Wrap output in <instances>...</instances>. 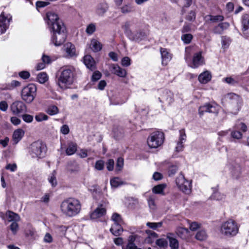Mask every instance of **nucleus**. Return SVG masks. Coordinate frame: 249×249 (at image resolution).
Wrapping results in <instances>:
<instances>
[{"instance_id": "6e6552de", "label": "nucleus", "mask_w": 249, "mask_h": 249, "mask_svg": "<svg viewBox=\"0 0 249 249\" xmlns=\"http://www.w3.org/2000/svg\"><path fill=\"white\" fill-rule=\"evenodd\" d=\"M36 88L33 84L25 87L21 91L22 99L27 103H31L36 95Z\"/></svg>"}, {"instance_id": "bb28decb", "label": "nucleus", "mask_w": 249, "mask_h": 249, "mask_svg": "<svg viewBox=\"0 0 249 249\" xmlns=\"http://www.w3.org/2000/svg\"><path fill=\"white\" fill-rule=\"evenodd\" d=\"M121 223H114L110 229V232L115 236H119L123 231Z\"/></svg>"}, {"instance_id": "3c124183", "label": "nucleus", "mask_w": 249, "mask_h": 249, "mask_svg": "<svg viewBox=\"0 0 249 249\" xmlns=\"http://www.w3.org/2000/svg\"><path fill=\"white\" fill-rule=\"evenodd\" d=\"M193 36L191 34H187L181 36V39L186 44H189L192 40Z\"/></svg>"}, {"instance_id": "f704fd0d", "label": "nucleus", "mask_w": 249, "mask_h": 249, "mask_svg": "<svg viewBox=\"0 0 249 249\" xmlns=\"http://www.w3.org/2000/svg\"><path fill=\"white\" fill-rule=\"evenodd\" d=\"M196 238L199 241H204L208 237V235L206 231L204 230H201L197 232Z\"/></svg>"}, {"instance_id": "72a5a7b5", "label": "nucleus", "mask_w": 249, "mask_h": 249, "mask_svg": "<svg viewBox=\"0 0 249 249\" xmlns=\"http://www.w3.org/2000/svg\"><path fill=\"white\" fill-rule=\"evenodd\" d=\"M166 186L165 184H159L153 188L152 192L155 194L164 195L163 190Z\"/></svg>"}, {"instance_id": "9b49d317", "label": "nucleus", "mask_w": 249, "mask_h": 249, "mask_svg": "<svg viewBox=\"0 0 249 249\" xmlns=\"http://www.w3.org/2000/svg\"><path fill=\"white\" fill-rule=\"evenodd\" d=\"M12 17L2 12L0 15V35L4 33L8 29Z\"/></svg>"}, {"instance_id": "680f3d73", "label": "nucleus", "mask_w": 249, "mask_h": 249, "mask_svg": "<svg viewBox=\"0 0 249 249\" xmlns=\"http://www.w3.org/2000/svg\"><path fill=\"white\" fill-rule=\"evenodd\" d=\"M104 167V162L102 160H97L95 165V168L98 170H102Z\"/></svg>"}, {"instance_id": "0eeeda50", "label": "nucleus", "mask_w": 249, "mask_h": 249, "mask_svg": "<svg viewBox=\"0 0 249 249\" xmlns=\"http://www.w3.org/2000/svg\"><path fill=\"white\" fill-rule=\"evenodd\" d=\"M164 134L160 131L151 133L147 138L148 145L151 148H156L160 146L164 141Z\"/></svg>"}, {"instance_id": "a211bd4d", "label": "nucleus", "mask_w": 249, "mask_h": 249, "mask_svg": "<svg viewBox=\"0 0 249 249\" xmlns=\"http://www.w3.org/2000/svg\"><path fill=\"white\" fill-rule=\"evenodd\" d=\"M166 237L169 242V246L171 249H178L179 243L178 240L175 237L173 233L169 232L166 234Z\"/></svg>"}, {"instance_id": "13d9d810", "label": "nucleus", "mask_w": 249, "mask_h": 249, "mask_svg": "<svg viewBox=\"0 0 249 249\" xmlns=\"http://www.w3.org/2000/svg\"><path fill=\"white\" fill-rule=\"evenodd\" d=\"M224 81L228 84H230L231 85H234L238 83L237 80H235V79L231 77H226L224 79Z\"/></svg>"}, {"instance_id": "338daca9", "label": "nucleus", "mask_w": 249, "mask_h": 249, "mask_svg": "<svg viewBox=\"0 0 249 249\" xmlns=\"http://www.w3.org/2000/svg\"><path fill=\"white\" fill-rule=\"evenodd\" d=\"M114 161L112 159H109L108 160L107 163V168L109 171H112L114 169Z\"/></svg>"}, {"instance_id": "37998d69", "label": "nucleus", "mask_w": 249, "mask_h": 249, "mask_svg": "<svg viewBox=\"0 0 249 249\" xmlns=\"http://www.w3.org/2000/svg\"><path fill=\"white\" fill-rule=\"evenodd\" d=\"M156 245L160 248H166L168 246V242L166 239L160 238L156 240Z\"/></svg>"}, {"instance_id": "e2e57ef3", "label": "nucleus", "mask_w": 249, "mask_h": 249, "mask_svg": "<svg viewBox=\"0 0 249 249\" xmlns=\"http://www.w3.org/2000/svg\"><path fill=\"white\" fill-rule=\"evenodd\" d=\"M10 228L12 232L16 234L18 229V225L16 222L14 221L11 223Z\"/></svg>"}, {"instance_id": "69168bd1", "label": "nucleus", "mask_w": 249, "mask_h": 249, "mask_svg": "<svg viewBox=\"0 0 249 249\" xmlns=\"http://www.w3.org/2000/svg\"><path fill=\"white\" fill-rule=\"evenodd\" d=\"M111 219L114 221V223H121L122 222L121 216L118 213H115L113 214Z\"/></svg>"}, {"instance_id": "774afa93", "label": "nucleus", "mask_w": 249, "mask_h": 249, "mask_svg": "<svg viewBox=\"0 0 249 249\" xmlns=\"http://www.w3.org/2000/svg\"><path fill=\"white\" fill-rule=\"evenodd\" d=\"M122 249H141L138 248L134 243H128L126 246H123Z\"/></svg>"}, {"instance_id": "5fc2aeb1", "label": "nucleus", "mask_w": 249, "mask_h": 249, "mask_svg": "<svg viewBox=\"0 0 249 249\" xmlns=\"http://www.w3.org/2000/svg\"><path fill=\"white\" fill-rule=\"evenodd\" d=\"M124 166V159L122 158H119L116 163V170L120 171L122 170Z\"/></svg>"}, {"instance_id": "393cba45", "label": "nucleus", "mask_w": 249, "mask_h": 249, "mask_svg": "<svg viewBox=\"0 0 249 249\" xmlns=\"http://www.w3.org/2000/svg\"><path fill=\"white\" fill-rule=\"evenodd\" d=\"M121 12L123 14H127L134 12L135 7L131 3H127L124 4L122 6L120 7Z\"/></svg>"}, {"instance_id": "8fccbe9b", "label": "nucleus", "mask_w": 249, "mask_h": 249, "mask_svg": "<svg viewBox=\"0 0 249 249\" xmlns=\"http://www.w3.org/2000/svg\"><path fill=\"white\" fill-rule=\"evenodd\" d=\"M20 83L18 81L13 80L9 84L7 85L5 88L6 89L12 90L16 87L19 86Z\"/></svg>"}, {"instance_id": "e433bc0d", "label": "nucleus", "mask_w": 249, "mask_h": 249, "mask_svg": "<svg viewBox=\"0 0 249 249\" xmlns=\"http://www.w3.org/2000/svg\"><path fill=\"white\" fill-rule=\"evenodd\" d=\"M145 36V34L143 32H140L138 33H137L135 35L132 36V35L131 34V36H130L129 37V38L135 41H141L143 37H144Z\"/></svg>"}, {"instance_id": "864d4df0", "label": "nucleus", "mask_w": 249, "mask_h": 249, "mask_svg": "<svg viewBox=\"0 0 249 249\" xmlns=\"http://www.w3.org/2000/svg\"><path fill=\"white\" fill-rule=\"evenodd\" d=\"M196 13L194 11H190L186 16V19L189 21H194L196 19Z\"/></svg>"}, {"instance_id": "a878e982", "label": "nucleus", "mask_w": 249, "mask_h": 249, "mask_svg": "<svg viewBox=\"0 0 249 249\" xmlns=\"http://www.w3.org/2000/svg\"><path fill=\"white\" fill-rule=\"evenodd\" d=\"M113 72L121 77H124L127 74L125 69H124L117 65H113L112 66Z\"/></svg>"}, {"instance_id": "f8f14e48", "label": "nucleus", "mask_w": 249, "mask_h": 249, "mask_svg": "<svg viewBox=\"0 0 249 249\" xmlns=\"http://www.w3.org/2000/svg\"><path fill=\"white\" fill-rule=\"evenodd\" d=\"M173 96V93L171 91L165 89L162 91L160 96L159 97V100L162 104L170 105L174 102Z\"/></svg>"}, {"instance_id": "c756f323", "label": "nucleus", "mask_w": 249, "mask_h": 249, "mask_svg": "<svg viewBox=\"0 0 249 249\" xmlns=\"http://www.w3.org/2000/svg\"><path fill=\"white\" fill-rule=\"evenodd\" d=\"M224 19V18L222 16H213L210 15H206L204 17V20L205 22H217V21H222Z\"/></svg>"}, {"instance_id": "2eb2a0df", "label": "nucleus", "mask_w": 249, "mask_h": 249, "mask_svg": "<svg viewBox=\"0 0 249 249\" xmlns=\"http://www.w3.org/2000/svg\"><path fill=\"white\" fill-rule=\"evenodd\" d=\"M242 32L246 37H249V15L244 14L242 18Z\"/></svg>"}, {"instance_id": "aec40b11", "label": "nucleus", "mask_w": 249, "mask_h": 249, "mask_svg": "<svg viewBox=\"0 0 249 249\" xmlns=\"http://www.w3.org/2000/svg\"><path fill=\"white\" fill-rule=\"evenodd\" d=\"M106 213V210L101 205L97 207L90 214L92 219H95L104 215Z\"/></svg>"}, {"instance_id": "6e6d98bb", "label": "nucleus", "mask_w": 249, "mask_h": 249, "mask_svg": "<svg viewBox=\"0 0 249 249\" xmlns=\"http://www.w3.org/2000/svg\"><path fill=\"white\" fill-rule=\"evenodd\" d=\"M23 120L27 123H30L33 121V116L31 115L25 114L22 115Z\"/></svg>"}, {"instance_id": "ddd939ff", "label": "nucleus", "mask_w": 249, "mask_h": 249, "mask_svg": "<svg viewBox=\"0 0 249 249\" xmlns=\"http://www.w3.org/2000/svg\"><path fill=\"white\" fill-rule=\"evenodd\" d=\"M205 64L204 58L202 56V52L195 53L193 57L192 65V68H197Z\"/></svg>"}, {"instance_id": "7c9ffc66", "label": "nucleus", "mask_w": 249, "mask_h": 249, "mask_svg": "<svg viewBox=\"0 0 249 249\" xmlns=\"http://www.w3.org/2000/svg\"><path fill=\"white\" fill-rule=\"evenodd\" d=\"M77 145L76 143L73 142L69 143L66 150L67 155L70 156L74 154L77 150Z\"/></svg>"}, {"instance_id": "c85d7f7f", "label": "nucleus", "mask_w": 249, "mask_h": 249, "mask_svg": "<svg viewBox=\"0 0 249 249\" xmlns=\"http://www.w3.org/2000/svg\"><path fill=\"white\" fill-rule=\"evenodd\" d=\"M176 233L178 237L183 239H186L189 235V231L187 229L178 227L177 228Z\"/></svg>"}, {"instance_id": "49530a36", "label": "nucleus", "mask_w": 249, "mask_h": 249, "mask_svg": "<svg viewBox=\"0 0 249 249\" xmlns=\"http://www.w3.org/2000/svg\"><path fill=\"white\" fill-rule=\"evenodd\" d=\"M231 174L232 176L234 178L236 179H238L240 177L241 175L240 168L239 166L234 168V169L232 171Z\"/></svg>"}, {"instance_id": "1a4fd4ad", "label": "nucleus", "mask_w": 249, "mask_h": 249, "mask_svg": "<svg viewBox=\"0 0 249 249\" xmlns=\"http://www.w3.org/2000/svg\"><path fill=\"white\" fill-rule=\"evenodd\" d=\"M47 23L50 29H53L62 26L64 24L58 16L54 12H48L46 14Z\"/></svg>"}, {"instance_id": "2f4dec72", "label": "nucleus", "mask_w": 249, "mask_h": 249, "mask_svg": "<svg viewBox=\"0 0 249 249\" xmlns=\"http://www.w3.org/2000/svg\"><path fill=\"white\" fill-rule=\"evenodd\" d=\"M90 48L94 52L100 51L102 48L101 43L95 39H92L91 41Z\"/></svg>"}, {"instance_id": "412c9836", "label": "nucleus", "mask_w": 249, "mask_h": 249, "mask_svg": "<svg viewBox=\"0 0 249 249\" xmlns=\"http://www.w3.org/2000/svg\"><path fill=\"white\" fill-rule=\"evenodd\" d=\"M83 62L88 69L93 70L96 68L95 62L90 55H86L83 58Z\"/></svg>"}, {"instance_id": "6ab92c4d", "label": "nucleus", "mask_w": 249, "mask_h": 249, "mask_svg": "<svg viewBox=\"0 0 249 249\" xmlns=\"http://www.w3.org/2000/svg\"><path fill=\"white\" fill-rule=\"evenodd\" d=\"M160 54L162 58V64L166 65L172 59V54L165 48H160Z\"/></svg>"}, {"instance_id": "58836bf2", "label": "nucleus", "mask_w": 249, "mask_h": 249, "mask_svg": "<svg viewBox=\"0 0 249 249\" xmlns=\"http://www.w3.org/2000/svg\"><path fill=\"white\" fill-rule=\"evenodd\" d=\"M37 80L39 83L43 84L48 79L47 74L45 72H40L37 76Z\"/></svg>"}, {"instance_id": "79ce46f5", "label": "nucleus", "mask_w": 249, "mask_h": 249, "mask_svg": "<svg viewBox=\"0 0 249 249\" xmlns=\"http://www.w3.org/2000/svg\"><path fill=\"white\" fill-rule=\"evenodd\" d=\"M130 26L131 24L129 21L125 22L122 26V29L124 30L125 34L128 36H131L132 34V32L130 30Z\"/></svg>"}, {"instance_id": "de8ad7c7", "label": "nucleus", "mask_w": 249, "mask_h": 249, "mask_svg": "<svg viewBox=\"0 0 249 249\" xmlns=\"http://www.w3.org/2000/svg\"><path fill=\"white\" fill-rule=\"evenodd\" d=\"M145 232L148 234V237L146 238V241L148 243H151L152 241L151 240V237L157 238L158 237V234L155 232L150 230H146Z\"/></svg>"}, {"instance_id": "603ef678", "label": "nucleus", "mask_w": 249, "mask_h": 249, "mask_svg": "<svg viewBox=\"0 0 249 249\" xmlns=\"http://www.w3.org/2000/svg\"><path fill=\"white\" fill-rule=\"evenodd\" d=\"M35 119L37 122H40L48 119V116L44 113H39L35 116Z\"/></svg>"}, {"instance_id": "dca6fc26", "label": "nucleus", "mask_w": 249, "mask_h": 249, "mask_svg": "<svg viewBox=\"0 0 249 249\" xmlns=\"http://www.w3.org/2000/svg\"><path fill=\"white\" fill-rule=\"evenodd\" d=\"M64 50L66 53V56L71 57L76 55L75 48L73 44L70 42L67 43L63 47Z\"/></svg>"}, {"instance_id": "20e7f679", "label": "nucleus", "mask_w": 249, "mask_h": 249, "mask_svg": "<svg viewBox=\"0 0 249 249\" xmlns=\"http://www.w3.org/2000/svg\"><path fill=\"white\" fill-rule=\"evenodd\" d=\"M225 98L230 104L231 113L237 114L241 109L243 101L241 98L234 93H229L225 95Z\"/></svg>"}, {"instance_id": "f3484780", "label": "nucleus", "mask_w": 249, "mask_h": 249, "mask_svg": "<svg viewBox=\"0 0 249 249\" xmlns=\"http://www.w3.org/2000/svg\"><path fill=\"white\" fill-rule=\"evenodd\" d=\"M179 132L180 137L179 141L178 142L177 145L176 147V151L177 152H180L183 150L184 147L183 143L186 141V138L184 130H181Z\"/></svg>"}, {"instance_id": "f03ea898", "label": "nucleus", "mask_w": 249, "mask_h": 249, "mask_svg": "<svg viewBox=\"0 0 249 249\" xmlns=\"http://www.w3.org/2000/svg\"><path fill=\"white\" fill-rule=\"evenodd\" d=\"M74 78V68L69 67L62 68L58 79V85L61 89H68L73 84Z\"/></svg>"}, {"instance_id": "bf43d9fd", "label": "nucleus", "mask_w": 249, "mask_h": 249, "mask_svg": "<svg viewBox=\"0 0 249 249\" xmlns=\"http://www.w3.org/2000/svg\"><path fill=\"white\" fill-rule=\"evenodd\" d=\"M121 64L124 67H128L131 64V59L127 56L124 57L122 59Z\"/></svg>"}, {"instance_id": "4d7b16f0", "label": "nucleus", "mask_w": 249, "mask_h": 249, "mask_svg": "<svg viewBox=\"0 0 249 249\" xmlns=\"http://www.w3.org/2000/svg\"><path fill=\"white\" fill-rule=\"evenodd\" d=\"M235 129H240L242 130L243 132H246L247 130V125L243 123L240 122L238 124H236L235 125Z\"/></svg>"}, {"instance_id": "5701e85b", "label": "nucleus", "mask_w": 249, "mask_h": 249, "mask_svg": "<svg viewBox=\"0 0 249 249\" xmlns=\"http://www.w3.org/2000/svg\"><path fill=\"white\" fill-rule=\"evenodd\" d=\"M215 112H216L215 107L210 104L200 107L198 109L200 116L203 115L204 112L214 113Z\"/></svg>"}, {"instance_id": "423d86ee", "label": "nucleus", "mask_w": 249, "mask_h": 249, "mask_svg": "<svg viewBox=\"0 0 249 249\" xmlns=\"http://www.w3.org/2000/svg\"><path fill=\"white\" fill-rule=\"evenodd\" d=\"M53 33L51 38V42L55 46L61 45L66 40L67 34L66 29L64 25L58 27V29H52Z\"/></svg>"}, {"instance_id": "09e8293b", "label": "nucleus", "mask_w": 249, "mask_h": 249, "mask_svg": "<svg viewBox=\"0 0 249 249\" xmlns=\"http://www.w3.org/2000/svg\"><path fill=\"white\" fill-rule=\"evenodd\" d=\"M96 30V26L94 23H90L88 25L86 32L88 35H92Z\"/></svg>"}, {"instance_id": "0e129e2a", "label": "nucleus", "mask_w": 249, "mask_h": 249, "mask_svg": "<svg viewBox=\"0 0 249 249\" xmlns=\"http://www.w3.org/2000/svg\"><path fill=\"white\" fill-rule=\"evenodd\" d=\"M101 73L99 71H95L92 74L91 80L92 81H97L101 77Z\"/></svg>"}, {"instance_id": "4c0bfd02", "label": "nucleus", "mask_w": 249, "mask_h": 249, "mask_svg": "<svg viewBox=\"0 0 249 249\" xmlns=\"http://www.w3.org/2000/svg\"><path fill=\"white\" fill-rule=\"evenodd\" d=\"M231 40L229 37L222 36L221 37L222 48L224 49L229 47Z\"/></svg>"}, {"instance_id": "c03bdc74", "label": "nucleus", "mask_w": 249, "mask_h": 249, "mask_svg": "<svg viewBox=\"0 0 249 249\" xmlns=\"http://www.w3.org/2000/svg\"><path fill=\"white\" fill-rule=\"evenodd\" d=\"M146 226L149 228L156 230L158 228H160L162 225V222H160L158 223L156 222H148L146 224Z\"/></svg>"}, {"instance_id": "ea45409f", "label": "nucleus", "mask_w": 249, "mask_h": 249, "mask_svg": "<svg viewBox=\"0 0 249 249\" xmlns=\"http://www.w3.org/2000/svg\"><path fill=\"white\" fill-rule=\"evenodd\" d=\"M48 181L53 187H55L57 184L56 178V172L53 171L51 176L48 178Z\"/></svg>"}, {"instance_id": "4468645a", "label": "nucleus", "mask_w": 249, "mask_h": 249, "mask_svg": "<svg viewBox=\"0 0 249 249\" xmlns=\"http://www.w3.org/2000/svg\"><path fill=\"white\" fill-rule=\"evenodd\" d=\"M26 109L25 105L21 101H16L11 106V111L16 115L25 111Z\"/></svg>"}, {"instance_id": "a19ab883", "label": "nucleus", "mask_w": 249, "mask_h": 249, "mask_svg": "<svg viewBox=\"0 0 249 249\" xmlns=\"http://www.w3.org/2000/svg\"><path fill=\"white\" fill-rule=\"evenodd\" d=\"M6 215L11 221H17L20 219V217L18 214L11 211H8Z\"/></svg>"}, {"instance_id": "4be33fe9", "label": "nucleus", "mask_w": 249, "mask_h": 249, "mask_svg": "<svg viewBox=\"0 0 249 249\" xmlns=\"http://www.w3.org/2000/svg\"><path fill=\"white\" fill-rule=\"evenodd\" d=\"M25 134L24 131L21 128L15 130L13 134L12 140L15 144L18 143L23 137Z\"/></svg>"}, {"instance_id": "473e14b6", "label": "nucleus", "mask_w": 249, "mask_h": 249, "mask_svg": "<svg viewBox=\"0 0 249 249\" xmlns=\"http://www.w3.org/2000/svg\"><path fill=\"white\" fill-rule=\"evenodd\" d=\"M110 185L112 187L117 188L118 186L125 184V183L123 181L119 178L115 177L110 179Z\"/></svg>"}, {"instance_id": "f257e3e1", "label": "nucleus", "mask_w": 249, "mask_h": 249, "mask_svg": "<svg viewBox=\"0 0 249 249\" xmlns=\"http://www.w3.org/2000/svg\"><path fill=\"white\" fill-rule=\"evenodd\" d=\"M81 209L80 201L75 198H69L63 200L60 205V210L64 215L73 217L78 214Z\"/></svg>"}, {"instance_id": "9d476101", "label": "nucleus", "mask_w": 249, "mask_h": 249, "mask_svg": "<svg viewBox=\"0 0 249 249\" xmlns=\"http://www.w3.org/2000/svg\"><path fill=\"white\" fill-rule=\"evenodd\" d=\"M176 182L178 188L185 194H189L191 192V182L186 180L182 175L178 176Z\"/></svg>"}, {"instance_id": "b1692460", "label": "nucleus", "mask_w": 249, "mask_h": 249, "mask_svg": "<svg viewBox=\"0 0 249 249\" xmlns=\"http://www.w3.org/2000/svg\"><path fill=\"white\" fill-rule=\"evenodd\" d=\"M108 8V5L106 3H100L96 9V13L100 17H103Z\"/></svg>"}, {"instance_id": "7ed1b4c3", "label": "nucleus", "mask_w": 249, "mask_h": 249, "mask_svg": "<svg viewBox=\"0 0 249 249\" xmlns=\"http://www.w3.org/2000/svg\"><path fill=\"white\" fill-rule=\"evenodd\" d=\"M47 151L46 145L41 141L32 142L28 147V152L31 158L38 160L45 157Z\"/></svg>"}, {"instance_id": "39448f33", "label": "nucleus", "mask_w": 249, "mask_h": 249, "mask_svg": "<svg viewBox=\"0 0 249 249\" xmlns=\"http://www.w3.org/2000/svg\"><path fill=\"white\" fill-rule=\"evenodd\" d=\"M238 231L239 227L237 223L232 219L225 221L221 226V233L227 237L235 236L238 232Z\"/></svg>"}, {"instance_id": "a18cd8bd", "label": "nucleus", "mask_w": 249, "mask_h": 249, "mask_svg": "<svg viewBox=\"0 0 249 249\" xmlns=\"http://www.w3.org/2000/svg\"><path fill=\"white\" fill-rule=\"evenodd\" d=\"M147 202L148 206L151 209L154 210L156 208L155 197L154 196H150L147 199Z\"/></svg>"}, {"instance_id": "052dcab7", "label": "nucleus", "mask_w": 249, "mask_h": 249, "mask_svg": "<svg viewBox=\"0 0 249 249\" xmlns=\"http://www.w3.org/2000/svg\"><path fill=\"white\" fill-rule=\"evenodd\" d=\"M231 136L236 139H240L242 138V134L239 131H232L231 132Z\"/></svg>"}, {"instance_id": "cd10ccee", "label": "nucleus", "mask_w": 249, "mask_h": 249, "mask_svg": "<svg viewBox=\"0 0 249 249\" xmlns=\"http://www.w3.org/2000/svg\"><path fill=\"white\" fill-rule=\"evenodd\" d=\"M211 74L208 71H205L198 76V79L201 83L206 84L210 81Z\"/></svg>"}, {"instance_id": "c9c22d12", "label": "nucleus", "mask_w": 249, "mask_h": 249, "mask_svg": "<svg viewBox=\"0 0 249 249\" xmlns=\"http://www.w3.org/2000/svg\"><path fill=\"white\" fill-rule=\"evenodd\" d=\"M46 111L50 115H54L59 112V109L56 106L51 105L48 107Z\"/></svg>"}]
</instances>
